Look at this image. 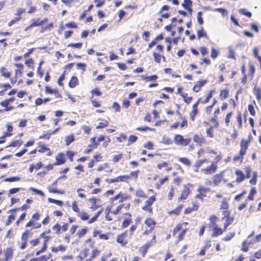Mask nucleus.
<instances>
[{
  "instance_id": "obj_63",
  "label": "nucleus",
  "mask_w": 261,
  "mask_h": 261,
  "mask_svg": "<svg viewBox=\"0 0 261 261\" xmlns=\"http://www.w3.org/2000/svg\"><path fill=\"white\" fill-rule=\"evenodd\" d=\"M53 229L57 233H60L61 226L59 224H57L53 227Z\"/></svg>"
},
{
  "instance_id": "obj_48",
  "label": "nucleus",
  "mask_w": 261,
  "mask_h": 261,
  "mask_svg": "<svg viewBox=\"0 0 261 261\" xmlns=\"http://www.w3.org/2000/svg\"><path fill=\"white\" fill-rule=\"evenodd\" d=\"M167 179H168V177H165L164 178L160 179L159 182L158 183H157L156 185V187L158 189H159L160 186L162 185H163Z\"/></svg>"
},
{
  "instance_id": "obj_58",
  "label": "nucleus",
  "mask_w": 261,
  "mask_h": 261,
  "mask_svg": "<svg viewBox=\"0 0 261 261\" xmlns=\"http://www.w3.org/2000/svg\"><path fill=\"white\" fill-rule=\"evenodd\" d=\"M67 28H77V25L74 22H69L65 24Z\"/></svg>"
},
{
  "instance_id": "obj_27",
  "label": "nucleus",
  "mask_w": 261,
  "mask_h": 261,
  "mask_svg": "<svg viewBox=\"0 0 261 261\" xmlns=\"http://www.w3.org/2000/svg\"><path fill=\"white\" fill-rule=\"evenodd\" d=\"M74 140V136L73 135L68 136L66 137L65 138V142L66 144L68 146L69 145L71 142H73Z\"/></svg>"
},
{
  "instance_id": "obj_34",
  "label": "nucleus",
  "mask_w": 261,
  "mask_h": 261,
  "mask_svg": "<svg viewBox=\"0 0 261 261\" xmlns=\"http://www.w3.org/2000/svg\"><path fill=\"white\" fill-rule=\"evenodd\" d=\"M178 160L186 166H190L191 164L190 161L186 158H180Z\"/></svg>"
},
{
  "instance_id": "obj_15",
  "label": "nucleus",
  "mask_w": 261,
  "mask_h": 261,
  "mask_svg": "<svg viewBox=\"0 0 261 261\" xmlns=\"http://www.w3.org/2000/svg\"><path fill=\"white\" fill-rule=\"evenodd\" d=\"M77 216L82 220H87L89 218V216L88 214L84 211H80L79 214H77Z\"/></svg>"
},
{
  "instance_id": "obj_3",
  "label": "nucleus",
  "mask_w": 261,
  "mask_h": 261,
  "mask_svg": "<svg viewBox=\"0 0 261 261\" xmlns=\"http://www.w3.org/2000/svg\"><path fill=\"white\" fill-rule=\"evenodd\" d=\"M56 162L54 164L55 165H62L66 162V158L63 153H58L56 156Z\"/></svg>"
},
{
  "instance_id": "obj_56",
  "label": "nucleus",
  "mask_w": 261,
  "mask_h": 261,
  "mask_svg": "<svg viewBox=\"0 0 261 261\" xmlns=\"http://www.w3.org/2000/svg\"><path fill=\"white\" fill-rule=\"evenodd\" d=\"M198 112L197 109H193L192 112L190 113V117L191 120H194L195 118V115L197 114Z\"/></svg>"
},
{
  "instance_id": "obj_43",
  "label": "nucleus",
  "mask_w": 261,
  "mask_h": 261,
  "mask_svg": "<svg viewBox=\"0 0 261 261\" xmlns=\"http://www.w3.org/2000/svg\"><path fill=\"white\" fill-rule=\"evenodd\" d=\"M253 177L249 180V182L251 185H255L256 183V178H257V173L254 172L253 173Z\"/></svg>"
},
{
  "instance_id": "obj_30",
  "label": "nucleus",
  "mask_w": 261,
  "mask_h": 261,
  "mask_svg": "<svg viewBox=\"0 0 261 261\" xmlns=\"http://www.w3.org/2000/svg\"><path fill=\"white\" fill-rule=\"evenodd\" d=\"M102 210L98 211L96 213V214H95V215L89 220V221H88V223L90 224V223L94 222L97 219V218L99 216V215L102 213Z\"/></svg>"
},
{
  "instance_id": "obj_40",
  "label": "nucleus",
  "mask_w": 261,
  "mask_h": 261,
  "mask_svg": "<svg viewBox=\"0 0 261 261\" xmlns=\"http://www.w3.org/2000/svg\"><path fill=\"white\" fill-rule=\"evenodd\" d=\"M87 231V228H82V229L78 230V231L76 233V235H77L79 238H81L85 235V234L86 233Z\"/></svg>"
},
{
  "instance_id": "obj_54",
  "label": "nucleus",
  "mask_w": 261,
  "mask_h": 261,
  "mask_svg": "<svg viewBox=\"0 0 261 261\" xmlns=\"http://www.w3.org/2000/svg\"><path fill=\"white\" fill-rule=\"evenodd\" d=\"M202 12L199 11L197 13V21L199 24H202L203 23V19L201 17Z\"/></svg>"
},
{
  "instance_id": "obj_16",
  "label": "nucleus",
  "mask_w": 261,
  "mask_h": 261,
  "mask_svg": "<svg viewBox=\"0 0 261 261\" xmlns=\"http://www.w3.org/2000/svg\"><path fill=\"white\" fill-rule=\"evenodd\" d=\"M93 236L94 237H96L98 236V237L101 239H103L107 240L108 239V237L107 234H101L100 231H94L93 233Z\"/></svg>"
},
{
  "instance_id": "obj_8",
  "label": "nucleus",
  "mask_w": 261,
  "mask_h": 261,
  "mask_svg": "<svg viewBox=\"0 0 261 261\" xmlns=\"http://www.w3.org/2000/svg\"><path fill=\"white\" fill-rule=\"evenodd\" d=\"M192 5V1L191 0H184V3L182 4V7L187 10L190 14H192V9L191 6Z\"/></svg>"
},
{
  "instance_id": "obj_25",
  "label": "nucleus",
  "mask_w": 261,
  "mask_h": 261,
  "mask_svg": "<svg viewBox=\"0 0 261 261\" xmlns=\"http://www.w3.org/2000/svg\"><path fill=\"white\" fill-rule=\"evenodd\" d=\"M229 91L227 89L221 91L220 96L221 99H225L228 96Z\"/></svg>"
},
{
  "instance_id": "obj_35",
  "label": "nucleus",
  "mask_w": 261,
  "mask_h": 261,
  "mask_svg": "<svg viewBox=\"0 0 261 261\" xmlns=\"http://www.w3.org/2000/svg\"><path fill=\"white\" fill-rule=\"evenodd\" d=\"M109 124V122L107 120H104L102 122L99 123V124L96 126L97 129L104 128L107 127Z\"/></svg>"
},
{
  "instance_id": "obj_51",
  "label": "nucleus",
  "mask_w": 261,
  "mask_h": 261,
  "mask_svg": "<svg viewBox=\"0 0 261 261\" xmlns=\"http://www.w3.org/2000/svg\"><path fill=\"white\" fill-rule=\"evenodd\" d=\"M153 56L154 59V61L157 63H160L161 61V56L156 53H153Z\"/></svg>"
},
{
  "instance_id": "obj_46",
  "label": "nucleus",
  "mask_w": 261,
  "mask_h": 261,
  "mask_svg": "<svg viewBox=\"0 0 261 261\" xmlns=\"http://www.w3.org/2000/svg\"><path fill=\"white\" fill-rule=\"evenodd\" d=\"M137 140V137L136 136L131 135L128 138V143L127 144L128 145H129L130 144L135 142Z\"/></svg>"
},
{
  "instance_id": "obj_39",
  "label": "nucleus",
  "mask_w": 261,
  "mask_h": 261,
  "mask_svg": "<svg viewBox=\"0 0 261 261\" xmlns=\"http://www.w3.org/2000/svg\"><path fill=\"white\" fill-rule=\"evenodd\" d=\"M22 144V141L21 140H17L14 142H12L10 145L8 146L7 147H8L9 146L12 147H16V146H20Z\"/></svg>"
},
{
  "instance_id": "obj_57",
  "label": "nucleus",
  "mask_w": 261,
  "mask_h": 261,
  "mask_svg": "<svg viewBox=\"0 0 261 261\" xmlns=\"http://www.w3.org/2000/svg\"><path fill=\"white\" fill-rule=\"evenodd\" d=\"M240 12L248 17H250L251 16V13L250 12H247L245 9H241L240 10Z\"/></svg>"
},
{
  "instance_id": "obj_19",
  "label": "nucleus",
  "mask_w": 261,
  "mask_h": 261,
  "mask_svg": "<svg viewBox=\"0 0 261 261\" xmlns=\"http://www.w3.org/2000/svg\"><path fill=\"white\" fill-rule=\"evenodd\" d=\"M14 100V97H11L9 99H6L5 100L2 101L0 102V105L2 107H7L10 103L13 102Z\"/></svg>"
},
{
  "instance_id": "obj_4",
  "label": "nucleus",
  "mask_w": 261,
  "mask_h": 261,
  "mask_svg": "<svg viewBox=\"0 0 261 261\" xmlns=\"http://www.w3.org/2000/svg\"><path fill=\"white\" fill-rule=\"evenodd\" d=\"M126 232H125L118 236L117 237V242L120 244L122 246H125L127 243V241L125 240V237L126 236Z\"/></svg>"
},
{
  "instance_id": "obj_1",
  "label": "nucleus",
  "mask_w": 261,
  "mask_h": 261,
  "mask_svg": "<svg viewBox=\"0 0 261 261\" xmlns=\"http://www.w3.org/2000/svg\"><path fill=\"white\" fill-rule=\"evenodd\" d=\"M218 169V165L217 163L212 162L210 166H207L201 170V172L203 173L208 175L215 173Z\"/></svg>"
},
{
  "instance_id": "obj_23",
  "label": "nucleus",
  "mask_w": 261,
  "mask_h": 261,
  "mask_svg": "<svg viewBox=\"0 0 261 261\" xmlns=\"http://www.w3.org/2000/svg\"><path fill=\"white\" fill-rule=\"evenodd\" d=\"M208 160L207 159H202L196 161L194 166L196 168H199L204 163L207 162Z\"/></svg>"
},
{
  "instance_id": "obj_33",
  "label": "nucleus",
  "mask_w": 261,
  "mask_h": 261,
  "mask_svg": "<svg viewBox=\"0 0 261 261\" xmlns=\"http://www.w3.org/2000/svg\"><path fill=\"white\" fill-rule=\"evenodd\" d=\"M45 91L47 93H55V94H58V96L57 97H61V95H59L58 93V91L57 89H52L51 88H50L49 87H45Z\"/></svg>"
},
{
  "instance_id": "obj_52",
  "label": "nucleus",
  "mask_w": 261,
  "mask_h": 261,
  "mask_svg": "<svg viewBox=\"0 0 261 261\" xmlns=\"http://www.w3.org/2000/svg\"><path fill=\"white\" fill-rule=\"evenodd\" d=\"M218 55V52L217 50H216L214 48H213L212 49V52H211V58L215 59H216Z\"/></svg>"
},
{
  "instance_id": "obj_53",
  "label": "nucleus",
  "mask_w": 261,
  "mask_h": 261,
  "mask_svg": "<svg viewBox=\"0 0 261 261\" xmlns=\"http://www.w3.org/2000/svg\"><path fill=\"white\" fill-rule=\"evenodd\" d=\"M227 57L228 58L235 59V53H234V51L231 48H230L229 49V53H228V54L227 55Z\"/></svg>"
},
{
  "instance_id": "obj_21",
  "label": "nucleus",
  "mask_w": 261,
  "mask_h": 261,
  "mask_svg": "<svg viewBox=\"0 0 261 261\" xmlns=\"http://www.w3.org/2000/svg\"><path fill=\"white\" fill-rule=\"evenodd\" d=\"M193 140L194 142L198 143L199 144L203 143L204 142L205 140L203 138L196 135L193 137Z\"/></svg>"
},
{
  "instance_id": "obj_41",
  "label": "nucleus",
  "mask_w": 261,
  "mask_h": 261,
  "mask_svg": "<svg viewBox=\"0 0 261 261\" xmlns=\"http://www.w3.org/2000/svg\"><path fill=\"white\" fill-rule=\"evenodd\" d=\"M48 201L49 202L55 203L60 206H62V205L63 204V202L62 201L56 200L51 198H49L48 199Z\"/></svg>"
},
{
  "instance_id": "obj_37",
  "label": "nucleus",
  "mask_w": 261,
  "mask_h": 261,
  "mask_svg": "<svg viewBox=\"0 0 261 261\" xmlns=\"http://www.w3.org/2000/svg\"><path fill=\"white\" fill-rule=\"evenodd\" d=\"M155 200V196H152L150 197L147 201H145V204L147 205H148L151 207L153 202Z\"/></svg>"
},
{
  "instance_id": "obj_47",
  "label": "nucleus",
  "mask_w": 261,
  "mask_h": 261,
  "mask_svg": "<svg viewBox=\"0 0 261 261\" xmlns=\"http://www.w3.org/2000/svg\"><path fill=\"white\" fill-rule=\"evenodd\" d=\"M65 71H64V72L60 76L58 80V83L60 86H62L63 85L62 81H63L65 79Z\"/></svg>"
},
{
  "instance_id": "obj_22",
  "label": "nucleus",
  "mask_w": 261,
  "mask_h": 261,
  "mask_svg": "<svg viewBox=\"0 0 261 261\" xmlns=\"http://www.w3.org/2000/svg\"><path fill=\"white\" fill-rule=\"evenodd\" d=\"M30 237V232L29 230H26L24 231L21 236V241H28V238Z\"/></svg>"
},
{
  "instance_id": "obj_61",
  "label": "nucleus",
  "mask_w": 261,
  "mask_h": 261,
  "mask_svg": "<svg viewBox=\"0 0 261 261\" xmlns=\"http://www.w3.org/2000/svg\"><path fill=\"white\" fill-rule=\"evenodd\" d=\"M129 178L127 175L119 176L116 178L118 181H124L127 180Z\"/></svg>"
},
{
  "instance_id": "obj_59",
  "label": "nucleus",
  "mask_w": 261,
  "mask_h": 261,
  "mask_svg": "<svg viewBox=\"0 0 261 261\" xmlns=\"http://www.w3.org/2000/svg\"><path fill=\"white\" fill-rule=\"evenodd\" d=\"M30 190L33 192H35L37 194L40 195L42 196H44L43 192L41 190H38L36 188H32V187L30 188Z\"/></svg>"
},
{
  "instance_id": "obj_24",
  "label": "nucleus",
  "mask_w": 261,
  "mask_h": 261,
  "mask_svg": "<svg viewBox=\"0 0 261 261\" xmlns=\"http://www.w3.org/2000/svg\"><path fill=\"white\" fill-rule=\"evenodd\" d=\"M0 71L1 75L5 77H9L11 75V73L10 72H8L7 69L4 67H2Z\"/></svg>"
},
{
  "instance_id": "obj_5",
  "label": "nucleus",
  "mask_w": 261,
  "mask_h": 261,
  "mask_svg": "<svg viewBox=\"0 0 261 261\" xmlns=\"http://www.w3.org/2000/svg\"><path fill=\"white\" fill-rule=\"evenodd\" d=\"M213 233L212 234V237H217L220 236L223 233V232L225 231L224 229H222L221 228L218 227V225L216 224L213 225Z\"/></svg>"
},
{
  "instance_id": "obj_36",
  "label": "nucleus",
  "mask_w": 261,
  "mask_h": 261,
  "mask_svg": "<svg viewBox=\"0 0 261 261\" xmlns=\"http://www.w3.org/2000/svg\"><path fill=\"white\" fill-rule=\"evenodd\" d=\"M66 250V247L60 245L57 247H53L52 248V251L53 252H58L59 251H64Z\"/></svg>"
},
{
  "instance_id": "obj_7",
  "label": "nucleus",
  "mask_w": 261,
  "mask_h": 261,
  "mask_svg": "<svg viewBox=\"0 0 261 261\" xmlns=\"http://www.w3.org/2000/svg\"><path fill=\"white\" fill-rule=\"evenodd\" d=\"M51 256V254L48 253L39 257L33 258L31 259L30 261H47L48 259H50Z\"/></svg>"
},
{
  "instance_id": "obj_29",
  "label": "nucleus",
  "mask_w": 261,
  "mask_h": 261,
  "mask_svg": "<svg viewBox=\"0 0 261 261\" xmlns=\"http://www.w3.org/2000/svg\"><path fill=\"white\" fill-rule=\"evenodd\" d=\"M141 77L143 78L144 80H146L147 81H154L157 78L158 76L156 75H152L148 76H146L145 75H142Z\"/></svg>"
},
{
  "instance_id": "obj_6",
  "label": "nucleus",
  "mask_w": 261,
  "mask_h": 261,
  "mask_svg": "<svg viewBox=\"0 0 261 261\" xmlns=\"http://www.w3.org/2000/svg\"><path fill=\"white\" fill-rule=\"evenodd\" d=\"M89 202L90 205V208L93 211L96 210L97 208H98L99 207H100V205H97V199L94 198H90L89 200Z\"/></svg>"
},
{
  "instance_id": "obj_12",
  "label": "nucleus",
  "mask_w": 261,
  "mask_h": 261,
  "mask_svg": "<svg viewBox=\"0 0 261 261\" xmlns=\"http://www.w3.org/2000/svg\"><path fill=\"white\" fill-rule=\"evenodd\" d=\"M205 82V81H200L198 82L197 83L195 84L193 87V91L195 92H198L200 90L201 87L203 86Z\"/></svg>"
},
{
  "instance_id": "obj_49",
  "label": "nucleus",
  "mask_w": 261,
  "mask_h": 261,
  "mask_svg": "<svg viewBox=\"0 0 261 261\" xmlns=\"http://www.w3.org/2000/svg\"><path fill=\"white\" fill-rule=\"evenodd\" d=\"M20 188H15L10 189L9 191L8 196H10L12 194H14L15 193H17L19 191Z\"/></svg>"
},
{
  "instance_id": "obj_55",
  "label": "nucleus",
  "mask_w": 261,
  "mask_h": 261,
  "mask_svg": "<svg viewBox=\"0 0 261 261\" xmlns=\"http://www.w3.org/2000/svg\"><path fill=\"white\" fill-rule=\"evenodd\" d=\"M32 226H34L35 228H38L41 226V224H37V225L36 226V224L34 223L33 221H30L26 225V227H30Z\"/></svg>"
},
{
  "instance_id": "obj_28",
  "label": "nucleus",
  "mask_w": 261,
  "mask_h": 261,
  "mask_svg": "<svg viewBox=\"0 0 261 261\" xmlns=\"http://www.w3.org/2000/svg\"><path fill=\"white\" fill-rule=\"evenodd\" d=\"M20 179V178L19 177L15 176V177L6 178L4 179V181H6V182H14V181H19Z\"/></svg>"
},
{
  "instance_id": "obj_9",
  "label": "nucleus",
  "mask_w": 261,
  "mask_h": 261,
  "mask_svg": "<svg viewBox=\"0 0 261 261\" xmlns=\"http://www.w3.org/2000/svg\"><path fill=\"white\" fill-rule=\"evenodd\" d=\"M190 194V190L186 187H185L181 192V195L178 197V200L186 199Z\"/></svg>"
},
{
  "instance_id": "obj_31",
  "label": "nucleus",
  "mask_w": 261,
  "mask_h": 261,
  "mask_svg": "<svg viewBox=\"0 0 261 261\" xmlns=\"http://www.w3.org/2000/svg\"><path fill=\"white\" fill-rule=\"evenodd\" d=\"M161 142L165 144L169 145L172 144V140L166 136H163Z\"/></svg>"
},
{
  "instance_id": "obj_50",
  "label": "nucleus",
  "mask_w": 261,
  "mask_h": 261,
  "mask_svg": "<svg viewBox=\"0 0 261 261\" xmlns=\"http://www.w3.org/2000/svg\"><path fill=\"white\" fill-rule=\"evenodd\" d=\"M248 142L243 139L241 142V148L247 149L248 146Z\"/></svg>"
},
{
  "instance_id": "obj_32",
  "label": "nucleus",
  "mask_w": 261,
  "mask_h": 261,
  "mask_svg": "<svg viewBox=\"0 0 261 261\" xmlns=\"http://www.w3.org/2000/svg\"><path fill=\"white\" fill-rule=\"evenodd\" d=\"M48 190L50 193H58V194H63L64 193V191H61L58 190L57 189L53 188L51 187H49L48 188Z\"/></svg>"
},
{
  "instance_id": "obj_45",
  "label": "nucleus",
  "mask_w": 261,
  "mask_h": 261,
  "mask_svg": "<svg viewBox=\"0 0 261 261\" xmlns=\"http://www.w3.org/2000/svg\"><path fill=\"white\" fill-rule=\"evenodd\" d=\"M15 214H12L8 217V220L6 222V225H8L10 223L15 219Z\"/></svg>"
},
{
  "instance_id": "obj_38",
  "label": "nucleus",
  "mask_w": 261,
  "mask_h": 261,
  "mask_svg": "<svg viewBox=\"0 0 261 261\" xmlns=\"http://www.w3.org/2000/svg\"><path fill=\"white\" fill-rule=\"evenodd\" d=\"M234 232H230L227 233L226 236L222 239L225 241H230L234 236Z\"/></svg>"
},
{
  "instance_id": "obj_11",
  "label": "nucleus",
  "mask_w": 261,
  "mask_h": 261,
  "mask_svg": "<svg viewBox=\"0 0 261 261\" xmlns=\"http://www.w3.org/2000/svg\"><path fill=\"white\" fill-rule=\"evenodd\" d=\"M13 252L11 248H7L5 251V257L3 259L5 261L11 259L12 257Z\"/></svg>"
},
{
  "instance_id": "obj_64",
  "label": "nucleus",
  "mask_w": 261,
  "mask_h": 261,
  "mask_svg": "<svg viewBox=\"0 0 261 261\" xmlns=\"http://www.w3.org/2000/svg\"><path fill=\"white\" fill-rule=\"evenodd\" d=\"M248 111H249V112L250 113V114L252 116H254L255 115V111L252 105H249L248 107Z\"/></svg>"
},
{
  "instance_id": "obj_42",
  "label": "nucleus",
  "mask_w": 261,
  "mask_h": 261,
  "mask_svg": "<svg viewBox=\"0 0 261 261\" xmlns=\"http://www.w3.org/2000/svg\"><path fill=\"white\" fill-rule=\"evenodd\" d=\"M256 191L255 188H252L250 193L248 195V199L250 200H252L253 199V195L256 194Z\"/></svg>"
},
{
  "instance_id": "obj_10",
  "label": "nucleus",
  "mask_w": 261,
  "mask_h": 261,
  "mask_svg": "<svg viewBox=\"0 0 261 261\" xmlns=\"http://www.w3.org/2000/svg\"><path fill=\"white\" fill-rule=\"evenodd\" d=\"M237 175L236 181L238 183L242 182L245 178L244 174L241 170H238L236 171Z\"/></svg>"
},
{
  "instance_id": "obj_20",
  "label": "nucleus",
  "mask_w": 261,
  "mask_h": 261,
  "mask_svg": "<svg viewBox=\"0 0 261 261\" xmlns=\"http://www.w3.org/2000/svg\"><path fill=\"white\" fill-rule=\"evenodd\" d=\"M197 37L199 39H200L201 37L206 38V33L204 31L203 28H201L200 29L197 31Z\"/></svg>"
},
{
  "instance_id": "obj_17",
  "label": "nucleus",
  "mask_w": 261,
  "mask_h": 261,
  "mask_svg": "<svg viewBox=\"0 0 261 261\" xmlns=\"http://www.w3.org/2000/svg\"><path fill=\"white\" fill-rule=\"evenodd\" d=\"M222 177L220 174H216L213 177V183L217 185L221 181Z\"/></svg>"
},
{
  "instance_id": "obj_2",
  "label": "nucleus",
  "mask_w": 261,
  "mask_h": 261,
  "mask_svg": "<svg viewBox=\"0 0 261 261\" xmlns=\"http://www.w3.org/2000/svg\"><path fill=\"white\" fill-rule=\"evenodd\" d=\"M174 140L175 144L184 146L188 145L191 141L190 139H184L180 135H176L174 136Z\"/></svg>"
},
{
  "instance_id": "obj_13",
  "label": "nucleus",
  "mask_w": 261,
  "mask_h": 261,
  "mask_svg": "<svg viewBox=\"0 0 261 261\" xmlns=\"http://www.w3.org/2000/svg\"><path fill=\"white\" fill-rule=\"evenodd\" d=\"M79 83V80L77 78L76 76H72L69 82V86L70 88H74L76 86V85H77Z\"/></svg>"
},
{
  "instance_id": "obj_18",
  "label": "nucleus",
  "mask_w": 261,
  "mask_h": 261,
  "mask_svg": "<svg viewBox=\"0 0 261 261\" xmlns=\"http://www.w3.org/2000/svg\"><path fill=\"white\" fill-rule=\"evenodd\" d=\"M233 221V217H228L226 218L225 220V222L224 224V230H226L227 227L232 223V222Z\"/></svg>"
},
{
  "instance_id": "obj_14",
  "label": "nucleus",
  "mask_w": 261,
  "mask_h": 261,
  "mask_svg": "<svg viewBox=\"0 0 261 261\" xmlns=\"http://www.w3.org/2000/svg\"><path fill=\"white\" fill-rule=\"evenodd\" d=\"M145 223L148 227H150V231L153 229L154 226L155 225V221L151 218L147 219Z\"/></svg>"
},
{
  "instance_id": "obj_44",
  "label": "nucleus",
  "mask_w": 261,
  "mask_h": 261,
  "mask_svg": "<svg viewBox=\"0 0 261 261\" xmlns=\"http://www.w3.org/2000/svg\"><path fill=\"white\" fill-rule=\"evenodd\" d=\"M82 43H69L67 45L68 47H73L77 48H81L82 46Z\"/></svg>"
},
{
  "instance_id": "obj_26",
  "label": "nucleus",
  "mask_w": 261,
  "mask_h": 261,
  "mask_svg": "<svg viewBox=\"0 0 261 261\" xmlns=\"http://www.w3.org/2000/svg\"><path fill=\"white\" fill-rule=\"evenodd\" d=\"M71 206H72V210L74 212H76L77 213V214H79V213H80V208L77 205V203L76 201H73L72 202Z\"/></svg>"
},
{
  "instance_id": "obj_60",
  "label": "nucleus",
  "mask_w": 261,
  "mask_h": 261,
  "mask_svg": "<svg viewBox=\"0 0 261 261\" xmlns=\"http://www.w3.org/2000/svg\"><path fill=\"white\" fill-rule=\"evenodd\" d=\"M213 127L211 126V127L207 128L206 130L207 135L210 138L213 137Z\"/></svg>"
},
{
  "instance_id": "obj_62",
  "label": "nucleus",
  "mask_w": 261,
  "mask_h": 261,
  "mask_svg": "<svg viewBox=\"0 0 261 261\" xmlns=\"http://www.w3.org/2000/svg\"><path fill=\"white\" fill-rule=\"evenodd\" d=\"M30 243L32 247H34V246L37 245L38 244H39V239L37 238V239H36L35 240H31L30 242Z\"/></svg>"
}]
</instances>
